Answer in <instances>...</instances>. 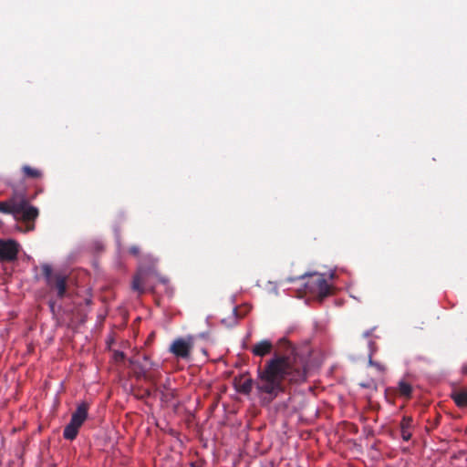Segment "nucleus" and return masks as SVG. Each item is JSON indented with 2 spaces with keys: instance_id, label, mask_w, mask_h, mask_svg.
Listing matches in <instances>:
<instances>
[{
  "instance_id": "nucleus-1",
  "label": "nucleus",
  "mask_w": 467,
  "mask_h": 467,
  "mask_svg": "<svg viewBox=\"0 0 467 467\" xmlns=\"http://www.w3.org/2000/svg\"><path fill=\"white\" fill-rule=\"evenodd\" d=\"M280 351L274 353L263 368L257 369L254 380L244 375L234 379L237 392L249 395L255 387L262 405H270L280 394L285 393L288 385H301L308 376V360L297 353L285 337L279 339Z\"/></svg>"
},
{
  "instance_id": "nucleus-2",
  "label": "nucleus",
  "mask_w": 467,
  "mask_h": 467,
  "mask_svg": "<svg viewBox=\"0 0 467 467\" xmlns=\"http://www.w3.org/2000/svg\"><path fill=\"white\" fill-rule=\"evenodd\" d=\"M298 278L306 279L304 284L306 294H309L320 301L330 295L331 286L328 285L324 275L318 273L304 274Z\"/></svg>"
},
{
  "instance_id": "nucleus-3",
  "label": "nucleus",
  "mask_w": 467,
  "mask_h": 467,
  "mask_svg": "<svg viewBox=\"0 0 467 467\" xmlns=\"http://www.w3.org/2000/svg\"><path fill=\"white\" fill-rule=\"evenodd\" d=\"M41 270L47 285L50 289L57 290L58 298L65 297L67 287V275L61 272H54L52 266L48 264H43Z\"/></svg>"
},
{
  "instance_id": "nucleus-4",
  "label": "nucleus",
  "mask_w": 467,
  "mask_h": 467,
  "mask_svg": "<svg viewBox=\"0 0 467 467\" xmlns=\"http://www.w3.org/2000/svg\"><path fill=\"white\" fill-rule=\"evenodd\" d=\"M193 348V337H178L173 340L169 348V351L177 358L188 359Z\"/></svg>"
},
{
  "instance_id": "nucleus-5",
  "label": "nucleus",
  "mask_w": 467,
  "mask_h": 467,
  "mask_svg": "<svg viewBox=\"0 0 467 467\" xmlns=\"http://www.w3.org/2000/svg\"><path fill=\"white\" fill-rule=\"evenodd\" d=\"M17 206H21V208L16 212L15 217L22 219L26 223H33L39 214L37 208L30 205L25 197L18 199Z\"/></svg>"
},
{
  "instance_id": "nucleus-6",
  "label": "nucleus",
  "mask_w": 467,
  "mask_h": 467,
  "mask_svg": "<svg viewBox=\"0 0 467 467\" xmlns=\"http://www.w3.org/2000/svg\"><path fill=\"white\" fill-rule=\"evenodd\" d=\"M18 244L13 240H0V262H12L17 258Z\"/></svg>"
},
{
  "instance_id": "nucleus-7",
  "label": "nucleus",
  "mask_w": 467,
  "mask_h": 467,
  "mask_svg": "<svg viewBox=\"0 0 467 467\" xmlns=\"http://www.w3.org/2000/svg\"><path fill=\"white\" fill-rule=\"evenodd\" d=\"M89 404L88 402H81L77 406L76 410L72 413L70 421L77 423L80 426L88 419Z\"/></svg>"
},
{
  "instance_id": "nucleus-8",
  "label": "nucleus",
  "mask_w": 467,
  "mask_h": 467,
  "mask_svg": "<svg viewBox=\"0 0 467 467\" xmlns=\"http://www.w3.org/2000/svg\"><path fill=\"white\" fill-rule=\"evenodd\" d=\"M272 348H273V344L271 343V341L265 339V340H261L260 342L256 343L253 347L252 353L257 357H264V356L269 354L271 352Z\"/></svg>"
},
{
  "instance_id": "nucleus-9",
  "label": "nucleus",
  "mask_w": 467,
  "mask_h": 467,
  "mask_svg": "<svg viewBox=\"0 0 467 467\" xmlns=\"http://www.w3.org/2000/svg\"><path fill=\"white\" fill-rule=\"evenodd\" d=\"M19 198H11L6 202H0V212L6 214L16 215V212L21 208V206H17Z\"/></svg>"
},
{
  "instance_id": "nucleus-10",
  "label": "nucleus",
  "mask_w": 467,
  "mask_h": 467,
  "mask_svg": "<svg viewBox=\"0 0 467 467\" xmlns=\"http://www.w3.org/2000/svg\"><path fill=\"white\" fill-rule=\"evenodd\" d=\"M400 432L403 441H408L411 438L410 429L412 427V418L404 416L400 421Z\"/></svg>"
},
{
  "instance_id": "nucleus-11",
  "label": "nucleus",
  "mask_w": 467,
  "mask_h": 467,
  "mask_svg": "<svg viewBox=\"0 0 467 467\" xmlns=\"http://www.w3.org/2000/svg\"><path fill=\"white\" fill-rule=\"evenodd\" d=\"M80 427H81L80 425L74 423L72 421H69V423L67 424L66 427L64 428L63 437L68 441L75 440L78 434V431H79Z\"/></svg>"
},
{
  "instance_id": "nucleus-12",
  "label": "nucleus",
  "mask_w": 467,
  "mask_h": 467,
  "mask_svg": "<svg viewBox=\"0 0 467 467\" xmlns=\"http://www.w3.org/2000/svg\"><path fill=\"white\" fill-rule=\"evenodd\" d=\"M397 392L400 396L410 399L412 394V386L410 382L401 379L398 382Z\"/></svg>"
},
{
  "instance_id": "nucleus-13",
  "label": "nucleus",
  "mask_w": 467,
  "mask_h": 467,
  "mask_svg": "<svg viewBox=\"0 0 467 467\" xmlns=\"http://www.w3.org/2000/svg\"><path fill=\"white\" fill-rule=\"evenodd\" d=\"M451 397L458 407L464 408L467 406V390L453 391Z\"/></svg>"
},
{
  "instance_id": "nucleus-14",
  "label": "nucleus",
  "mask_w": 467,
  "mask_h": 467,
  "mask_svg": "<svg viewBox=\"0 0 467 467\" xmlns=\"http://www.w3.org/2000/svg\"><path fill=\"white\" fill-rule=\"evenodd\" d=\"M22 171L26 178L39 179L43 175L40 170L29 165H24L22 167Z\"/></svg>"
},
{
  "instance_id": "nucleus-15",
  "label": "nucleus",
  "mask_w": 467,
  "mask_h": 467,
  "mask_svg": "<svg viewBox=\"0 0 467 467\" xmlns=\"http://www.w3.org/2000/svg\"><path fill=\"white\" fill-rule=\"evenodd\" d=\"M143 278L141 275V273L139 272L133 276L131 287L134 291L138 292L139 294H143L145 292V288L142 285Z\"/></svg>"
},
{
  "instance_id": "nucleus-16",
  "label": "nucleus",
  "mask_w": 467,
  "mask_h": 467,
  "mask_svg": "<svg viewBox=\"0 0 467 467\" xmlns=\"http://www.w3.org/2000/svg\"><path fill=\"white\" fill-rule=\"evenodd\" d=\"M368 364H369L370 366L375 367V368H376L378 370H379V371H383V370H385V367H384L383 365H381L380 363H378V362L373 361V360H372V358H371V356H369Z\"/></svg>"
},
{
  "instance_id": "nucleus-17",
  "label": "nucleus",
  "mask_w": 467,
  "mask_h": 467,
  "mask_svg": "<svg viewBox=\"0 0 467 467\" xmlns=\"http://www.w3.org/2000/svg\"><path fill=\"white\" fill-rule=\"evenodd\" d=\"M140 247L138 245H132L129 248V253L134 256L140 255Z\"/></svg>"
},
{
  "instance_id": "nucleus-18",
  "label": "nucleus",
  "mask_w": 467,
  "mask_h": 467,
  "mask_svg": "<svg viewBox=\"0 0 467 467\" xmlns=\"http://www.w3.org/2000/svg\"><path fill=\"white\" fill-rule=\"evenodd\" d=\"M114 358L116 361H122L125 358V355L121 351H116L114 353Z\"/></svg>"
},
{
  "instance_id": "nucleus-19",
  "label": "nucleus",
  "mask_w": 467,
  "mask_h": 467,
  "mask_svg": "<svg viewBox=\"0 0 467 467\" xmlns=\"http://www.w3.org/2000/svg\"><path fill=\"white\" fill-rule=\"evenodd\" d=\"M140 369L142 370L143 377H144L145 379H147V376H146V370H147V368H146V366H140Z\"/></svg>"
},
{
  "instance_id": "nucleus-20",
  "label": "nucleus",
  "mask_w": 467,
  "mask_h": 467,
  "mask_svg": "<svg viewBox=\"0 0 467 467\" xmlns=\"http://www.w3.org/2000/svg\"><path fill=\"white\" fill-rule=\"evenodd\" d=\"M462 371L463 374L467 375V363L462 366Z\"/></svg>"
},
{
  "instance_id": "nucleus-21",
  "label": "nucleus",
  "mask_w": 467,
  "mask_h": 467,
  "mask_svg": "<svg viewBox=\"0 0 467 467\" xmlns=\"http://www.w3.org/2000/svg\"><path fill=\"white\" fill-rule=\"evenodd\" d=\"M371 332H372L371 330H368V331L364 332L363 337H368L371 335Z\"/></svg>"
},
{
  "instance_id": "nucleus-22",
  "label": "nucleus",
  "mask_w": 467,
  "mask_h": 467,
  "mask_svg": "<svg viewBox=\"0 0 467 467\" xmlns=\"http://www.w3.org/2000/svg\"><path fill=\"white\" fill-rule=\"evenodd\" d=\"M191 467H201V465L198 462H192Z\"/></svg>"
},
{
  "instance_id": "nucleus-23",
  "label": "nucleus",
  "mask_w": 467,
  "mask_h": 467,
  "mask_svg": "<svg viewBox=\"0 0 467 467\" xmlns=\"http://www.w3.org/2000/svg\"><path fill=\"white\" fill-rule=\"evenodd\" d=\"M296 279L297 278H296V277H288L286 280H287V282L291 283V282H294Z\"/></svg>"
},
{
  "instance_id": "nucleus-24",
  "label": "nucleus",
  "mask_w": 467,
  "mask_h": 467,
  "mask_svg": "<svg viewBox=\"0 0 467 467\" xmlns=\"http://www.w3.org/2000/svg\"><path fill=\"white\" fill-rule=\"evenodd\" d=\"M34 227H35V226H34V223H32L31 225H28V226H27V230H28V231H31V230H33V229H34Z\"/></svg>"
},
{
  "instance_id": "nucleus-25",
  "label": "nucleus",
  "mask_w": 467,
  "mask_h": 467,
  "mask_svg": "<svg viewBox=\"0 0 467 467\" xmlns=\"http://www.w3.org/2000/svg\"><path fill=\"white\" fill-rule=\"evenodd\" d=\"M145 396L150 397V391L147 389L145 391Z\"/></svg>"
},
{
  "instance_id": "nucleus-26",
  "label": "nucleus",
  "mask_w": 467,
  "mask_h": 467,
  "mask_svg": "<svg viewBox=\"0 0 467 467\" xmlns=\"http://www.w3.org/2000/svg\"><path fill=\"white\" fill-rule=\"evenodd\" d=\"M143 358H144V360H145V361H147V362H149V361H150V360H149V358H148L147 356H144V357H143Z\"/></svg>"
}]
</instances>
